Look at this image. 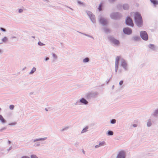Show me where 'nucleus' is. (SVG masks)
<instances>
[{"label": "nucleus", "instance_id": "obj_1", "mask_svg": "<svg viewBox=\"0 0 158 158\" xmlns=\"http://www.w3.org/2000/svg\"><path fill=\"white\" fill-rule=\"evenodd\" d=\"M120 60L122 66L125 69H127V64L125 60L123 58H121L120 56H118L116 58L115 63V72H116L118 70L119 61Z\"/></svg>", "mask_w": 158, "mask_h": 158}, {"label": "nucleus", "instance_id": "obj_2", "mask_svg": "<svg viewBox=\"0 0 158 158\" xmlns=\"http://www.w3.org/2000/svg\"><path fill=\"white\" fill-rule=\"evenodd\" d=\"M131 15H135V19L137 25L139 27H141L142 25V20L141 15L138 12L131 13Z\"/></svg>", "mask_w": 158, "mask_h": 158}, {"label": "nucleus", "instance_id": "obj_3", "mask_svg": "<svg viewBox=\"0 0 158 158\" xmlns=\"http://www.w3.org/2000/svg\"><path fill=\"white\" fill-rule=\"evenodd\" d=\"M126 152L124 150H121L118 153L116 158H126Z\"/></svg>", "mask_w": 158, "mask_h": 158}, {"label": "nucleus", "instance_id": "obj_4", "mask_svg": "<svg viewBox=\"0 0 158 158\" xmlns=\"http://www.w3.org/2000/svg\"><path fill=\"white\" fill-rule=\"evenodd\" d=\"M140 35L141 37L145 40H148V36L147 32L145 31H141L140 32Z\"/></svg>", "mask_w": 158, "mask_h": 158}, {"label": "nucleus", "instance_id": "obj_5", "mask_svg": "<svg viewBox=\"0 0 158 158\" xmlns=\"http://www.w3.org/2000/svg\"><path fill=\"white\" fill-rule=\"evenodd\" d=\"M121 16V15L118 13H113L111 14L110 15L111 18L113 19H118Z\"/></svg>", "mask_w": 158, "mask_h": 158}, {"label": "nucleus", "instance_id": "obj_6", "mask_svg": "<svg viewBox=\"0 0 158 158\" xmlns=\"http://www.w3.org/2000/svg\"><path fill=\"white\" fill-rule=\"evenodd\" d=\"M87 13L92 22L94 23H95V19L94 15L91 12L89 11H87Z\"/></svg>", "mask_w": 158, "mask_h": 158}, {"label": "nucleus", "instance_id": "obj_7", "mask_svg": "<svg viewBox=\"0 0 158 158\" xmlns=\"http://www.w3.org/2000/svg\"><path fill=\"white\" fill-rule=\"evenodd\" d=\"M109 39L110 41L114 44L116 45H118L119 44V41L114 38L113 37H110Z\"/></svg>", "mask_w": 158, "mask_h": 158}, {"label": "nucleus", "instance_id": "obj_8", "mask_svg": "<svg viewBox=\"0 0 158 158\" xmlns=\"http://www.w3.org/2000/svg\"><path fill=\"white\" fill-rule=\"evenodd\" d=\"M126 23L127 25L133 27V23L131 19L129 17H128L126 20Z\"/></svg>", "mask_w": 158, "mask_h": 158}, {"label": "nucleus", "instance_id": "obj_9", "mask_svg": "<svg viewBox=\"0 0 158 158\" xmlns=\"http://www.w3.org/2000/svg\"><path fill=\"white\" fill-rule=\"evenodd\" d=\"M100 23L103 25H106L108 23V20L102 17L99 19Z\"/></svg>", "mask_w": 158, "mask_h": 158}, {"label": "nucleus", "instance_id": "obj_10", "mask_svg": "<svg viewBox=\"0 0 158 158\" xmlns=\"http://www.w3.org/2000/svg\"><path fill=\"white\" fill-rule=\"evenodd\" d=\"M123 31L124 33L129 35L131 33L132 31L131 28L128 27H126L123 29Z\"/></svg>", "mask_w": 158, "mask_h": 158}, {"label": "nucleus", "instance_id": "obj_11", "mask_svg": "<svg viewBox=\"0 0 158 158\" xmlns=\"http://www.w3.org/2000/svg\"><path fill=\"white\" fill-rule=\"evenodd\" d=\"M80 102L84 104H87L88 103V102L84 98H82L80 100Z\"/></svg>", "mask_w": 158, "mask_h": 158}, {"label": "nucleus", "instance_id": "obj_12", "mask_svg": "<svg viewBox=\"0 0 158 158\" xmlns=\"http://www.w3.org/2000/svg\"><path fill=\"white\" fill-rule=\"evenodd\" d=\"M47 139V137H44V138H40V139H38L34 140L33 141V142H36V141H39L45 140L46 139Z\"/></svg>", "mask_w": 158, "mask_h": 158}, {"label": "nucleus", "instance_id": "obj_13", "mask_svg": "<svg viewBox=\"0 0 158 158\" xmlns=\"http://www.w3.org/2000/svg\"><path fill=\"white\" fill-rule=\"evenodd\" d=\"M0 120L2 123H5L6 122V121L1 115H0Z\"/></svg>", "mask_w": 158, "mask_h": 158}, {"label": "nucleus", "instance_id": "obj_14", "mask_svg": "<svg viewBox=\"0 0 158 158\" xmlns=\"http://www.w3.org/2000/svg\"><path fill=\"white\" fill-rule=\"evenodd\" d=\"M129 6L128 4H124L123 5V8L124 9L126 10L129 8Z\"/></svg>", "mask_w": 158, "mask_h": 158}, {"label": "nucleus", "instance_id": "obj_15", "mask_svg": "<svg viewBox=\"0 0 158 158\" xmlns=\"http://www.w3.org/2000/svg\"><path fill=\"white\" fill-rule=\"evenodd\" d=\"M151 2L153 3L154 5H157L158 4V1L154 0H150Z\"/></svg>", "mask_w": 158, "mask_h": 158}, {"label": "nucleus", "instance_id": "obj_16", "mask_svg": "<svg viewBox=\"0 0 158 158\" xmlns=\"http://www.w3.org/2000/svg\"><path fill=\"white\" fill-rule=\"evenodd\" d=\"M2 41L3 42H6L8 41V39L6 37H5L2 39Z\"/></svg>", "mask_w": 158, "mask_h": 158}, {"label": "nucleus", "instance_id": "obj_17", "mask_svg": "<svg viewBox=\"0 0 158 158\" xmlns=\"http://www.w3.org/2000/svg\"><path fill=\"white\" fill-rule=\"evenodd\" d=\"M52 56H53V58H54V59L53 60V61H54L56 60L57 59V55H56V54H55L54 53H52Z\"/></svg>", "mask_w": 158, "mask_h": 158}, {"label": "nucleus", "instance_id": "obj_18", "mask_svg": "<svg viewBox=\"0 0 158 158\" xmlns=\"http://www.w3.org/2000/svg\"><path fill=\"white\" fill-rule=\"evenodd\" d=\"M99 144H100V146H102L105 145L106 143L105 141H103L102 142H100L99 143Z\"/></svg>", "mask_w": 158, "mask_h": 158}, {"label": "nucleus", "instance_id": "obj_19", "mask_svg": "<svg viewBox=\"0 0 158 158\" xmlns=\"http://www.w3.org/2000/svg\"><path fill=\"white\" fill-rule=\"evenodd\" d=\"M149 47L152 49L154 50L155 47L153 45L150 44L149 45Z\"/></svg>", "mask_w": 158, "mask_h": 158}, {"label": "nucleus", "instance_id": "obj_20", "mask_svg": "<svg viewBox=\"0 0 158 158\" xmlns=\"http://www.w3.org/2000/svg\"><path fill=\"white\" fill-rule=\"evenodd\" d=\"M88 129V127H86L85 128L83 129L81 132V133H83L87 131V129Z\"/></svg>", "mask_w": 158, "mask_h": 158}, {"label": "nucleus", "instance_id": "obj_21", "mask_svg": "<svg viewBox=\"0 0 158 158\" xmlns=\"http://www.w3.org/2000/svg\"><path fill=\"white\" fill-rule=\"evenodd\" d=\"M89 58H86L84 59L83 60V61L84 62L86 63V62H88L89 61Z\"/></svg>", "mask_w": 158, "mask_h": 158}, {"label": "nucleus", "instance_id": "obj_22", "mask_svg": "<svg viewBox=\"0 0 158 158\" xmlns=\"http://www.w3.org/2000/svg\"><path fill=\"white\" fill-rule=\"evenodd\" d=\"M69 128V126H67L64 128L62 129L61 130V131H64L65 130H67Z\"/></svg>", "mask_w": 158, "mask_h": 158}, {"label": "nucleus", "instance_id": "obj_23", "mask_svg": "<svg viewBox=\"0 0 158 158\" xmlns=\"http://www.w3.org/2000/svg\"><path fill=\"white\" fill-rule=\"evenodd\" d=\"M36 70V68L34 67L31 70V72L30 73V74H32L34 73Z\"/></svg>", "mask_w": 158, "mask_h": 158}, {"label": "nucleus", "instance_id": "obj_24", "mask_svg": "<svg viewBox=\"0 0 158 158\" xmlns=\"http://www.w3.org/2000/svg\"><path fill=\"white\" fill-rule=\"evenodd\" d=\"M153 115L155 116H157L158 115V109L155 110L153 114Z\"/></svg>", "mask_w": 158, "mask_h": 158}, {"label": "nucleus", "instance_id": "obj_25", "mask_svg": "<svg viewBox=\"0 0 158 158\" xmlns=\"http://www.w3.org/2000/svg\"><path fill=\"white\" fill-rule=\"evenodd\" d=\"M152 125V123L150 121H148L147 123V125L148 127H149L151 126Z\"/></svg>", "mask_w": 158, "mask_h": 158}, {"label": "nucleus", "instance_id": "obj_26", "mask_svg": "<svg viewBox=\"0 0 158 158\" xmlns=\"http://www.w3.org/2000/svg\"><path fill=\"white\" fill-rule=\"evenodd\" d=\"M104 31H105L106 32H109L110 31V30L109 29H108V28L107 27H106L104 29Z\"/></svg>", "mask_w": 158, "mask_h": 158}, {"label": "nucleus", "instance_id": "obj_27", "mask_svg": "<svg viewBox=\"0 0 158 158\" xmlns=\"http://www.w3.org/2000/svg\"><path fill=\"white\" fill-rule=\"evenodd\" d=\"M108 135H112L113 134V132L111 131H108Z\"/></svg>", "mask_w": 158, "mask_h": 158}, {"label": "nucleus", "instance_id": "obj_28", "mask_svg": "<svg viewBox=\"0 0 158 158\" xmlns=\"http://www.w3.org/2000/svg\"><path fill=\"white\" fill-rule=\"evenodd\" d=\"M116 122V120L115 119H113L111 121V123L112 124H114Z\"/></svg>", "mask_w": 158, "mask_h": 158}, {"label": "nucleus", "instance_id": "obj_29", "mask_svg": "<svg viewBox=\"0 0 158 158\" xmlns=\"http://www.w3.org/2000/svg\"><path fill=\"white\" fill-rule=\"evenodd\" d=\"M9 108L11 110H13L14 109V106L13 105H10Z\"/></svg>", "mask_w": 158, "mask_h": 158}, {"label": "nucleus", "instance_id": "obj_30", "mask_svg": "<svg viewBox=\"0 0 158 158\" xmlns=\"http://www.w3.org/2000/svg\"><path fill=\"white\" fill-rule=\"evenodd\" d=\"M102 3H101L100 5H99V7L98 8V10H100V11H101L102 10Z\"/></svg>", "mask_w": 158, "mask_h": 158}, {"label": "nucleus", "instance_id": "obj_31", "mask_svg": "<svg viewBox=\"0 0 158 158\" xmlns=\"http://www.w3.org/2000/svg\"><path fill=\"white\" fill-rule=\"evenodd\" d=\"M16 122H14L11 123H9V125H14L16 124Z\"/></svg>", "mask_w": 158, "mask_h": 158}, {"label": "nucleus", "instance_id": "obj_32", "mask_svg": "<svg viewBox=\"0 0 158 158\" xmlns=\"http://www.w3.org/2000/svg\"><path fill=\"white\" fill-rule=\"evenodd\" d=\"M31 158H38V157L35 155H32Z\"/></svg>", "mask_w": 158, "mask_h": 158}, {"label": "nucleus", "instance_id": "obj_33", "mask_svg": "<svg viewBox=\"0 0 158 158\" xmlns=\"http://www.w3.org/2000/svg\"><path fill=\"white\" fill-rule=\"evenodd\" d=\"M38 44L40 46H43L44 45L43 43H41L40 42H39L38 43Z\"/></svg>", "mask_w": 158, "mask_h": 158}, {"label": "nucleus", "instance_id": "obj_34", "mask_svg": "<svg viewBox=\"0 0 158 158\" xmlns=\"http://www.w3.org/2000/svg\"><path fill=\"white\" fill-rule=\"evenodd\" d=\"M0 30L4 32H5L6 31V29L3 28H2V27L0 28Z\"/></svg>", "mask_w": 158, "mask_h": 158}, {"label": "nucleus", "instance_id": "obj_35", "mask_svg": "<svg viewBox=\"0 0 158 158\" xmlns=\"http://www.w3.org/2000/svg\"><path fill=\"white\" fill-rule=\"evenodd\" d=\"M100 147H101V146H100V144H98V145H96L95 146V147L96 148H99Z\"/></svg>", "mask_w": 158, "mask_h": 158}, {"label": "nucleus", "instance_id": "obj_36", "mask_svg": "<svg viewBox=\"0 0 158 158\" xmlns=\"http://www.w3.org/2000/svg\"><path fill=\"white\" fill-rule=\"evenodd\" d=\"M80 101H77L75 104V105H78V104H80Z\"/></svg>", "mask_w": 158, "mask_h": 158}, {"label": "nucleus", "instance_id": "obj_37", "mask_svg": "<svg viewBox=\"0 0 158 158\" xmlns=\"http://www.w3.org/2000/svg\"><path fill=\"white\" fill-rule=\"evenodd\" d=\"M23 10L22 9H20L19 10V13H22L23 12Z\"/></svg>", "mask_w": 158, "mask_h": 158}, {"label": "nucleus", "instance_id": "obj_38", "mask_svg": "<svg viewBox=\"0 0 158 158\" xmlns=\"http://www.w3.org/2000/svg\"><path fill=\"white\" fill-rule=\"evenodd\" d=\"M123 81H120V82H119V85H122L123 84Z\"/></svg>", "mask_w": 158, "mask_h": 158}, {"label": "nucleus", "instance_id": "obj_39", "mask_svg": "<svg viewBox=\"0 0 158 158\" xmlns=\"http://www.w3.org/2000/svg\"><path fill=\"white\" fill-rule=\"evenodd\" d=\"M40 143H35V145L36 146H38L40 145Z\"/></svg>", "mask_w": 158, "mask_h": 158}, {"label": "nucleus", "instance_id": "obj_40", "mask_svg": "<svg viewBox=\"0 0 158 158\" xmlns=\"http://www.w3.org/2000/svg\"><path fill=\"white\" fill-rule=\"evenodd\" d=\"M78 3L79 4H83V3H82L81 2H80V1H78Z\"/></svg>", "mask_w": 158, "mask_h": 158}, {"label": "nucleus", "instance_id": "obj_41", "mask_svg": "<svg viewBox=\"0 0 158 158\" xmlns=\"http://www.w3.org/2000/svg\"><path fill=\"white\" fill-rule=\"evenodd\" d=\"M22 158H30L29 157L27 156H24L22 157Z\"/></svg>", "mask_w": 158, "mask_h": 158}, {"label": "nucleus", "instance_id": "obj_42", "mask_svg": "<svg viewBox=\"0 0 158 158\" xmlns=\"http://www.w3.org/2000/svg\"><path fill=\"white\" fill-rule=\"evenodd\" d=\"M49 59V58L47 57L45 59V60L47 61Z\"/></svg>", "mask_w": 158, "mask_h": 158}, {"label": "nucleus", "instance_id": "obj_43", "mask_svg": "<svg viewBox=\"0 0 158 158\" xmlns=\"http://www.w3.org/2000/svg\"><path fill=\"white\" fill-rule=\"evenodd\" d=\"M133 126L134 127H137V125L135 124H133Z\"/></svg>", "mask_w": 158, "mask_h": 158}, {"label": "nucleus", "instance_id": "obj_44", "mask_svg": "<svg viewBox=\"0 0 158 158\" xmlns=\"http://www.w3.org/2000/svg\"><path fill=\"white\" fill-rule=\"evenodd\" d=\"M6 129V128L5 127H4L3 128H2V129H1V130H4V129Z\"/></svg>", "mask_w": 158, "mask_h": 158}, {"label": "nucleus", "instance_id": "obj_45", "mask_svg": "<svg viewBox=\"0 0 158 158\" xmlns=\"http://www.w3.org/2000/svg\"><path fill=\"white\" fill-rule=\"evenodd\" d=\"M16 38V37H15V36H13V37H12V38H13V39H14V38Z\"/></svg>", "mask_w": 158, "mask_h": 158}, {"label": "nucleus", "instance_id": "obj_46", "mask_svg": "<svg viewBox=\"0 0 158 158\" xmlns=\"http://www.w3.org/2000/svg\"><path fill=\"white\" fill-rule=\"evenodd\" d=\"M84 35H86V36H88V35L85 34H83Z\"/></svg>", "mask_w": 158, "mask_h": 158}, {"label": "nucleus", "instance_id": "obj_47", "mask_svg": "<svg viewBox=\"0 0 158 158\" xmlns=\"http://www.w3.org/2000/svg\"><path fill=\"white\" fill-rule=\"evenodd\" d=\"M88 36V37H91L92 38H93V37H91V36H89V35H88V36Z\"/></svg>", "mask_w": 158, "mask_h": 158}, {"label": "nucleus", "instance_id": "obj_48", "mask_svg": "<svg viewBox=\"0 0 158 158\" xmlns=\"http://www.w3.org/2000/svg\"><path fill=\"white\" fill-rule=\"evenodd\" d=\"M2 52V51L0 49V53H1Z\"/></svg>", "mask_w": 158, "mask_h": 158}, {"label": "nucleus", "instance_id": "obj_49", "mask_svg": "<svg viewBox=\"0 0 158 158\" xmlns=\"http://www.w3.org/2000/svg\"><path fill=\"white\" fill-rule=\"evenodd\" d=\"M8 143H9V144H10V141H9Z\"/></svg>", "mask_w": 158, "mask_h": 158}, {"label": "nucleus", "instance_id": "obj_50", "mask_svg": "<svg viewBox=\"0 0 158 158\" xmlns=\"http://www.w3.org/2000/svg\"><path fill=\"white\" fill-rule=\"evenodd\" d=\"M45 110L46 111H48V110L47 109V108H45Z\"/></svg>", "mask_w": 158, "mask_h": 158}, {"label": "nucleus", "instance_id": "obj_51", "mask_svg": "<svg viewBox=\"0 0 158 158\" xmlns=\"http://www.w3.org/2000/svg\"><path fill=\"white\" fill-rule=\"evenodd\" d=\"M47 2H49V1L48 0H45Z\"/></svg>", "mask_w": 158, "mask_h": 158}, {"label": "nucleus", "instance_id": "obj_52", "mask_svg": "<svg viewBox=\"0 0 158 158\" xmlns=\"http://www.w3.org/2000/svg\"><path fill=\"white\" fill-rule=\"evenodd\" d=\"M33 94V93H31V94Z\"/></svg>", "mask_w": 158, "mask_h": 158}]
</instances>
